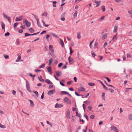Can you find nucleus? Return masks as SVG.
<instances>
[{"mask_svg": "<svg viewBox=\"0 0 132 132\" xmlns=\"http://www.w3.org/2000/svg\"><path fill=\"white\" fill-rule=\"evenodd\" d=\"M41 71V70H38L37 69H35V71L36 72H38Z\"/></svg>", "mask_w": 132, "mask_h": 132, "instance_id": "60", "label": "nucleus"}, {"mask_svg": "<svg viewBox=\"0 0 132 132\" xmlns=\"http://www.w3.org/2000/svg\"><path fill=\"white\" fill-rule=\"evenodd\" d=\"M53 61V59L52 58H50L48 60V64L49 65L51 64Z\"/></svg>", "mask_w": 132, "mask_h": 132, "instance_id": "23", "label": "nucleus"}, {"mask_svg": "<svg viewBox=\"0 0 132 132\" xmlns=\"http://www.w3.org/2000/svg\"><path fill=\"white\" fill-rule=\"evenodd\" d=\"M98 43L97 42H96L95 43L94 45V47L95 48H96V47L98 45Z\"/></svg>", "mask_w": 132, "mask_h": 132, "instance_id": "62", "label": "nucleus"}, {"mask_svg": "<svg viewBox=\"0 0 132 132\" xmlns=\"http://www.w3.org/2000/svg\"><path fill=\"white\" fill-rule=\"evenodd\" d=\"M101 9L102 10V11L104 12L105 10V6L104 5H103L101 7Z\"/></svg>", "mask_w": 132, "mask_h": 132, "instance_id": "33", "label": "nucleus"}, {"mask_svg": "<svg viewBox=\"0 0 132 132\" xmlns=\"http://www.w3.org/2000/svg\"><path fill=\"white\" fill-rule=\"evenodd\" d=\"M4 58L6 59H8L9 58V56L8 55H4Z\"/></svg>", "mask_w": 132, "mask_h": 132, "instance_id": "59", "label": "nucleus"}, {"mask_svg": "<svg viewBox=\"0 0 132 132\" xmlns=\"http://www.w3.org/2000/svg\"><path fill=\"white\" fill-rule=\"evenodd\" d=\"M32 92L36 94L37 96L38 97V92L36 91H33Z\"/></svg>", "mask_w": 132, "mask_h": 132, "instance_id": "37", "label": "nucleus"}, {"mask_svg": "<svg viewBox=\"0 0 132 132\" xmlns=\"http://www.w3.org/2000/svg\"><path fill=\"white\" fill-rule=\"evenodd\" d=\"M24 35L25 37H27L28 36H31V34H29L27 32H26L24 33Z\"/></svg>", "mask_w": 132, "mask_h": 132, "instance_id": "41", "label": "nucleus"}, {"mask_svg": "<svg viewBox=\"0 0 132 132\" xmlns=\"http://www.w3.org/2000/svg\"><path fill=\"white\" fill-rule=\"evenodd\" d=\"M68 60L70 64H71L74 62L73 59L72 58L71 56H70L68 58Z\"/></svg>", "mask_w": 132, "mask_h": 132, "instance_id": "8", "label": "nucleus"}, {"mask_svg": "<svg viewBox=\"0 0 132 132\" xmlns=\"http://www.w3.org/2000/svg\"><path fill=\"white\" fill-rule=\"evenodd\" d=\"M72 83V81H68L67 82V84L68 85H70L71 83Z\"/></svg>", "mask_w": 132, "mask_h": 132, "instance_id": "63", "label": "nucleus"}, {"mask_svg": "<svg viewBox=\"0 0 132 132\" xmlns=\"http://www.w3.org/2000/svg\"><path fill=\"white\" fill-rule=\"evenodd\" d=\"M55 92V89L52 90H49L47 94L49 95H52Z\"/></svg>", "mask_w": 132, "mask_h": 132, "instance_id": "4", "label": "nucleus"}, {"mask_svg": "<svg viewBox=\"0 0 132 132\" xmlns=\"http://www.w3.org/2000/svg\"><path fill=\"white\" fill-rule=\"evenodd\" d=\"M44 92H43L42 94V95H41V98L42 99H43L44 98Z\"/></svg>", "mask_w": 132, "mask_h": 132, "instance_id": "55", "label": "nucleus"}, {"mask_svg": "<svg viewBox=\"0 0 132 132\" xmlns=\"http://www.w3.org/2000/svg\"><path fill=\"white\" fill-rule=\"evenodd\" d=\"M100 83L102 85L103 88L105 90L108 89L107 87L104 84L103 82L101 80H99Z\"/></svg>", "mask_w": 132, "mask_h": 132, "instance_id": "10", "label": "nucleus"}, {"mask_svg": "<svg viewBox=\"0 0 132 132\" xmlns=\"http://www.w3.org/2000/svg\"><path fill=\"white\" fill-rule=\"evenodd\" d=\"M103 78H105L106 79L107 81H108V82H110L111 81V80L110 79L107 77H103Z\"/></svg>", "mask_w": 132, "mask_h": 132, "instance_id": "42", "label": "nucleus"}, {"mask_svg": "<svg viewBox=\"0 0 132 132\" xmlns=\"http://www.w3.org/2000/svg\"><path fill=\"white\" fill-rule=\"evenodd\" d=\"M63 106V105L61 104L57 103L55 105V108H59Z\"/></svg>", "mask_w": 132, "mask_h": 132, "instance_id": "6", "label": "nucleus"}, {"mask_svg": "<svg viewBox=\"0 0 132 132\" xmlns=\"http://www.w3.org/2000/svg\"><path fill=\"white\" fill-rule=\"evenodd\" d=\"M45 65V63H44L43 64L41 65L40 66H39V67L40 68H43L44 67V66Z\"/></svg>", "mask_w": 132, "mask_h": 132, "instance_id": "53", "label": "nucleus"}, {"mask_svg": "<svg viewBox=\"0 0 132 132\" xmlns=\"http://www.w3.org/2000/svg\"><path fill=\"white\" fill-rule=\"evenodd\" d=\"M1 25L2 27V29L5 30V24L3 22H1Z\"/></svg>", "mask_w": 132, "mask_h": 132, "instance_id": "19", "label": "nucleus"}, {"mask_svg": "<svg viewBox=\"0 0 132 132\" xmlns=\"http://www.w3.org/2000/svg\"><path fill=\"white\" fill-rule=\"evenodd\" d=\"M0 127L4 129L6 128V126L5 125H2L0 123Z\"/></svg>", "mask_w": 132, "mask_h": 132, "instance_id": "35", "label": "nucleus"}, {"mask_svg": "<svg viewBox=\"0 0 132 132\" xmlns=\"http://www.w3.org/2000/svg\"><path fill=\"white\" fill-rule=\"evenodd\" d=\"M118 28V26H115L114 27V29L113 30V32L114 33L116 32L117 31Z\"/></svg>", "mask_w": 132, "mask_h": 132, "instance_id": "21", "label": "nucleus"}, {"mask_svg": "<svg viewBox=\"0 0 132 132\" xmlns=\"http://www.w3.org/2000/svg\"><path fill=\"white\" fill-rule=\"evenodd\" d=\"M50 54L53 58H55L56 57V56L54 55V53H50Z\"/></svg>", "mask_w": 132, "mask_h": 132, "instance_id": "50", "label": "nucleus"}, {"mask_svg": "<svg viewBox=\"0 0 132 132\" xmlns=\"http://www.w3.org/2000/svg\"><path fill=\"white\" fill-rule=\"evenodd\" d=\"M10 34V33L9 32H7L5 34V37H7L9 36Z\"/></svg>", "mask_w": 132, "mask_h": 132, "instance_id": "49", "label": "nucleus"}, {"mask_svg": "<svg viewBox=\"0 0 132 132\" xmlns=\"http://www.w3.org/2000/svg\"><path fill=\"white\" fill-rule=\"evenodd\" d=\"M107 37V35L106 33H105L104 34L102 37V38L103 40L106 39Z\"/></svg>", "mask_w": 132, "mask_h": 132, "instance_id": "14", "label": "nucleus"}, {"mask_svg": "<svg viewBox=\"0 0 132 132\" xmlns=\"http://www.w3.org/2000/svg\"><path fill=\"white\" fill-rule=\"evenodd\" d=\"M29 30L30 33H33L35 31L34 29L32 28H30L29 29Z\"/></svg>", "mask_w": 132, "mask_h": 132, "instance_id": "26", "label": "nucleus"}, {"mask_svg": "<svg viewBox=\"0 0 132 132\" xmlns=\"http://www.w3.org/2000/svg\"><path fill=\"white\" fill-rule=\"evenodd\" d=\"M80 32H79L77 33V38L78 39H80L81 38V36H80Z\"/></svg>", "mask_w": 132, "mask_h": 132, "instance_id": "29", "label": "nucleus"}, {"mask_svg": "<svg viewBox=\"0 0 132 132\" xmlns=\"http://www.w3.org/2000/svg\"><path fill=\"white\" fill-rule=\"evenodd\" d=\"M63 63H60L58 65V67L59 68L61 67L63 65Z\"/></svg>", "mask_w": 132, "mask_h": 132, "instance_id": "54", "label": "nucleus"}, {"mask_svg": "<svg viewBox=\"0 0 132 132\" xmlns=\"http://www.w3.org/2000/svg\"><path fill=\"white\" fill-rule=\"evenodd\" d=\"M65 14V12H63L61 15V20L62 21H64L65 20V19L64 18V16Z\"/></svg>", "mask_w": 132, "mask_h": 132, "instance_id": "9", "label": "nucleus"}, {"mask_svg": "<svg viewBox=\"0 0 132 132\" xmlns=\"http://www.w3.org/2000/svg\"><path fill=\"white\" fill-rule=\"evenodd\" d=\"M19 24L18 22H16L15 23H14L13 24V27L14 28H15L18 25V24Z\"/></svg>", "mask_w": 132, "mask_h": 132, "instance_id": "40", "label": "nucleus"}, {"mask_svg": "<svg viewBox=\"0 0 132 132\" xmlns=\"http://www.w3.org/2000/svg\"><path fill=\"white\" fill-rule=\"evenodd\" d=\"M82 106H83V109H84V111H85V109H86L85 105L84 104H83L82 105Z\"/></svg>", "mask_w": 132, "mask_h": 132, "instance_id": "58", "label": "nucleus"}, {"mask_svg": "<svg viewBox=\"0 0 132 132\" xmlns=\"http://www.w3.org/2000/svg\"><path fill=\"white\" fill-rule=\"evenodd\" d=\"M3 16L4 17H5L10 22H11V18L7 15L4 13H3Z\"/></svg>", "mask_w": 132, "mask_h": 132, "instance_id": "5", "label": "nucleus"}, {"mask_svg": "<svg viewBox=\"0 0 132 132\" xmlns=\"http://www.w3.org/2000/svg\"><path fill=\"white\" fill-rule=\"evenodd\" d=\"M105 16H103L101 17V18L98 20V21H101L103 20H104V19Z\"/></svg>", "mask_w": 132, "mask_h": 132, "instance_id": "51", "label": "nucleus"}, {"mask_svg": "<svg viewBox=\"0 0 132 132\" xmlns=\"http://www.w3.org/2000/svg\"><path fill=\"white\" fill-rule=\"evenodd\" d=\"M91 53L93 57H94L96 55L93 51H92Z\"/></svg>", "mask_w": 132, "mask_h": 132, "instance_id": "47", "label": "nucleus"}, {"mask_svg": "<svg viewBox=\"0 0 132 132\" xmlns=\"http://www.w3.org/2000/svg\"><path fill=\"white\" fill-rule=\"evenodd\" d=\"M42 22L43 24V25L44 26H45V27H47L49 25L48 24L46 25L45 24V23L44 21L43 20H42Z\"/></svg>", "mask_w": 132, "mask_h": 132, "instance_id": "32", "label": "nucleus"}, {"mask_svg": "<svg viewBox=\"0 0 132 132\" xmlns=\"http://www.w3.org/2000/svg\"><path fill=\"white\" fill-rule=\"evenodd\" d=\"M19 38L17 39L16 41V45H18L19 44Z\"/></svg>", "mask_w": 132, "mask_h": 132, "instance_id": "34", "label": "nucleus"}, {"mask_svg": "<svg viewBox=\"0 0 132 132\" xmlns=\"http://www.w3.org/2000/svg\"><path fill=\"white\" fill-rule=\"evenodd\" d=\"M64 101L65 102H67L69 104H71V101L67 97H65L64 98Z\"/></svg>", "mask_w": 132, "mask_h": 132, "instance_id": "2", "label": "nucleus"}, {"mask_svg": "<svg viewBox=\"0 0 132 132\" xmlns=\"http://www.w3.org/2000/svg\"><path fill=\"white\" fill-rule=\"evenodd\" d=\"M46 69L48 71V72L51 74L52 73V69L50 67H46Z\"/></svg>", "mask_w": 132, "mask_h": 132, "instance_id": "12", "label": "nucleus"}, {"mask_svg": "<svg viewBox=\"0 0 132 132\" xmlns=\"http://www.w3.org/2000/svg\"><path fill=\"white\" fill-rule=\"evenodd\" d=\"M78 89V90L82 92H84L85 90V88L82 87H81L80 89L79 88Z\"/></svg>", "mask_w": 132, "mask_h": 132, "instance_id": "24", "label": "nucleus"}, {"mask_svg": "<svg viewBox=\"0 0 132 132\" xmlns=\"http://www.w3.org/2000/svg\"><path fill=\"white\" fill-rule=\"evenodd\" d=\"M53 87V86L52 85H49L48 86V88L49 89H51Z\"/></svg>", "mask_w": 132, "mask_h": 132, "instance_id": "64", "label": "nucleus"}, {"mask_svg": "<svg viewBox=\"0 0 132 132\" xmlns=\"http://www.w3.org/2000/svg\"><path fill=\"white\" fill-rule=\"evenodd\" d=\"M129 119L132 120V114L129 115L128 116Z\"/></svg>", "mask_w": 132, "mask_h": 132, "instance_id": "45", "label": "nucleus"}, {"mask_svg": "<svg viewBox=\"0 0 132 132\" xmlns=\"http://www.w3.org/2000/svg\"><path fill=\"white\" fill-rule=\"evenodd\" d=\"M69 49L70 51V55H71L73 52V51L72 50V48L71 47H70Z\"/></svg>", "mask_w": 132, "mask_h": 132, "instance_id": "36", "label": "nucleus"}, {"mask_svg": "<svg viewBox=\"0 0 132 132\" xmlns=\"http://www.w3.org/2000/svg\"><path fill=\"white\" fill-rule=\"evenodd\" d=\"M51 34L52 35V36L55 37L56 38H57L58 37L57 35L55 34H54L53 33H51Z\"/></svg>", "mask_w": 132, "mask_h": 132, "instance_id": "39", "label": "nucleus"}, {"mask_svg": "<svg viewBox=\"0 0 132 132\" xmlns=\"http://www.w3.org/2000/svg\"><path fill=\"white\" fill-rule=\"evenodd\" d=\"M47 15V13L46 12H45L42 14V16H46Z\"/></svg>", "mask_w": 132, "mask_h": 132, "instance_id": "48", "label": "nucleus"}, {"mask_svg": "<svg viewBox=\"0 0 132 132\" xmlns=\"http://www.w3.org/2000/svg\"><path fill=\"white\" fill-rule=\"evenodd\" d=\"M94 41V39H93L92 41L91 42H90V43L89 44V47H90V48H91V46L92 45V43H93V42Z\"/></svg>", "mask_w": 132, "mask_h": 132, "instance_id": "56", "label": "nucleus"}, {"mask_svg": "<svg viewBox=\"0 0 132 132\" xmlns=\"http://www.w3.org/2000/svg\"><path fill=\"white\" fill-rule=\"evenodd\" d=\"M110 128L112 130H113L115 132H119L118 130L116 127L112 126Z\"/></svg>", "mask_w": 132, "mask_h": 132, "instance_id": "7", "label": "nucleus"}, {"mask_svg": "<svg viewBox=\"0 0 132 132\" xmlns=\"http://www.w3.org/2000/svg\"><path fill=\"white\" fill-rule=\"evenodd\" d=\"M49 49L50 50L53 49V46L52 45H50L49 46Z\"/></svg>", "mask_w": 132, "mask_h": 132, "instance_id": "61", "label": "nucleus"}, {"mask_svg": "<svg viewBox=\"0 0 132 132\" xmlns=\"http://www.w3.org/2000/svg\"><path fill=\"white\" fill-rule=\"evenodd\" d=\"M95 116L93 115H91L90 116V119H93L95 118Z\"/></svg>", "mask_w": 132, "mask_h": 132, "instance_id": "52", "label": "nucleus"}, {"mask_svg": "<svg viewBox=\"0 0 132 132\" xmlns=\"http://www.w3.org/2000/svg\"><path fill=\"white\" fill-rule=\"evenodd\" d=\"M37 25H38V26L39 27H40V28H42V26H41V24L39 22V20L38 21V20H37Z\"/></svg>", "mask_w": 132, "mask_h": 132, "instance_id": "25", "label": "nucleus"}, {"mask_svg": "<svg viewBox=\"0 0 132 132\" xmlns=\"http://www.w3.org/2000/svg\"><path fill=\"white\" fill-rule=\"evenodd\" d=\"M60 44L62 46V47H64V44L63 41L61 39H60Z\"/></svg>", "mask_w": 132, "mask_h": 132, "instance_id": "16", "label": "nucleus"}, {"mask_svg": "<svg viewBox=\"0 0 132 132\" xmlns=\"http://www.w3.org/2000/svg\"><path fill=\"white\" fill-rule=\"evenodd\" d=\"M88 84L90 86H94L95 85V84L93 82H89Z\"/></svg>", "mask_w": 132, "mask_h": 132, "instance_id": "27", "label": "nucleus"}, {"mask_svg": "<svg viewBox=\"0 0 132 132\" xmlns=\"http://www.w3.org/2000/svg\"><path fill=\"white\" fill-rule=\"evenodd\" d=\"M23 23H25L26 24V26L27 27H29L31 24V23L30 22L28 21L27 20H26L25 21H23Z\"/></svg>", "mask_w": 132, "mask_h": 132, "instance_id": "3", "label": "nucleus"}, {"mask_svg": "<svg viewBox=\"0 0 132 132\" xmlns=\"http://www.w3.org/2000/svg\"><path fill=\"white\" fill-rule=\"evenodd\" d=\"M71 119H72V120L73 121H76V118L75 117L73 116H72L71 117Z\"/></svg>", "mask_w": 132, "mask_h": 132, "instance_id": "46", "label": "nucleus"}, {"mask_svg": "<svg viewBox=\"0 0 132 132\" xmlns=\"http://www.w3.org/2000/svg\"><path fill=\"white\" fill-rule=\"evenodd\" d=\"M78 13V12L77 11H75V13H74L73 15V16L74 18L76 17Z\"/></svg>", "mask_w": 132, "mask_h": 132, "instance_id": "31", "label": "nucleus"}, {"mask_svg": "<svg viewBox=\"0 0 132 132\" xmlns=\"http://www.w3.org/2000/svg\"><path fill=\"white\" fill-rule=\"evenodd\" d=\"M57 3V2L56 1H54L53 2V6L54 7H56V4Z\"/></svg>", "mask_w": 132, "mask_h": 132, "instance_id": "38", "label": "nucleus"}, {"mask_svg": "<svg viewBox=\"0 0 132 132\" xmlns=\"http://www.w3.org/2000/svg\"><path fill=\"white\" fill-rule=\"evenodd\" d=\"M76 116L80 118H81V114L80 113L78 114V111L76 112Z\"/></svg>", "mask_w": 132, "mask_h": 132, "instance_id": "28", "label": "nucleus"}, {"mask_svg": "<svg viewBox=\"0 0 132 132\" xmlns=\"http://www.w3.org/2000/svg\"><path fill=\"white\" fill-rule=\"evenodd\" d=\"M38 78V79L39 81H41L44 82L45 81L42 78L41 76H39Z\"/></svg>", "mask_w": 132, "mask_h": 132, "instance_id": "15", "label": "nucleus"}, {"mask_svg": "<svg viewBox=\"0 0 132 132\" xmlns=\"http://www.w3.org/2000/svg\"><path fill=\"white\" fill-rule=\"evenodd\" d=\"M22 16H20L19 18L16 17L15 19V20L16 21H20L22 20V18H21Z\"/></svg>", "mask_w": 132, "mask_h": 132, "instance_id": "22", "label": "nucleus"}, {"mask_svg": "<svg viewBox=\"0 0 132 132\" xmlns=\"http://www.w3.org/2000/svg\"><path fill=\"white\" fill-rule=\"evenodd\" d=\"M28 100L30 102V106L31 107H32L34 106V104L33 101L32 100Z\"/></svg>", "mask_w": 132, "mask_h": 132, "instance_id": "18", "label": "nucleus"}, {"mask_svg": "<svg viewBox=\"0 0 132 132\" xmlns=\"http://www.w3.org/2000/svg\"><path fill=\"white\" fill-rule=\"evenodd\" d=\"M21 59V56L20 55H19L18 57L16 60L15 61V62H18L19 60Z\"/></svg>", "mask_w": 132, "mask_h": 132, "instance_id": "30", "label": "nucleus"}, {"mask_svg": "<svg viewBox=\"0 0 132 132\" xmlns=\"http://www.w3.org/2000/svg\"><path fill=\"white\" fill-rule=\"evenodd\" d=\"M26 87L27 90L29 92H31V91L30 87V84L27 80L26 81Z\"/></svg>", "mask_w": 132, "mask_h": 132, "instance_id": "1", "label": "nucleus"}, {"mask_svg": "<svg viewBox=\"0 0 132 132\" xmlns=\"http://www.w3.org/2000/svg\"><path fill=\"white\" fill-rule=\"evenodd\" d=\"M107 44V43L106 42H105L103 45L104 48H105Z\"/></svg>", "mask_w": 132, "mask_h": 132, "instance_id": "57", "label": "nucleus"}, {"mask_svg": "<svg viewBox=\"0 0 132 132\" xmlns=\"http://www.w3.org/2000/svg\"><path fill=\"white\" fill-rule=\"evenodd\" d=\"M68 94V93L66 91H62L61 92V95L65 94Z\"/></svg>", "mask_w": 132, "mask_h": 132, "instance_id": "17", "label": "nucleus"}, {"mask_svg": "<svg viewBox=\"0 0 132 132\" xmlns=\"http://www.w3.org/2000/svg\"><path fill=\"white\" fill-rule=\"evenodd\" d=\"M62 72L61 71H58L56 72V75L58 77L62 75Z\"/></svg>", "mask_w": 132, "mask_h": 132, "instance_id": "11", "label": "nucleus"}, {"mask_svg": "<svg viewBox=\"0 0 132 132\" xmlns=\"http://www.w3.org/2000/svg\"><path fill=\"white\" fill-rule=\"evenodd\" d=\"M84 117H85V118H86V119H87V121H88V120H89L88 118V117L87 116L86 114H84Z\"/></svg>", "mask_w": 132, "mask_h": 132, "instance_id": "43", "label": "nucleus"}, {"mask_svg": "<svg viewBox=\"0 0 132 132\" xmlns=\"http://www.w3.org/2000/svg\"><path fill=\"white\" fill-rule=\"evenodd\" d=\"M31 14L32 15L34 16L35 18V19L37 21V20H38V21L39 20V19L37 18V16L36 15H35L33 13H32Z\"/></svg>", "mask_w": 132, "mask_h": 132, "instance_id": "44", "label": "nucleus"}, {"mask_svg": "<svg viewBox=\"0 0 132 132\" xmlns=\"http://www.w3.org/2000/svg\"><path fill=\"white\" fill-rule=\"evenodd\" d=\"M45 82L48 84H52L53 83L50 81L48 79H46L45 80Z\"/></svg>", "mask_w": 132, "mask_h": 132, "instance_id": "20", "label": "nucleus"}, {"mask_svg": "<svg viewBox=\"0 0 132 132\" xmlns=\"http://www.w3.org/2000/svg\"><path fill=\"white\" fill-rule=\"evenodd\" d=\"M67 117L68 118L70 119V112L69 110H68L67 111Z\"/></svg>", "mask_w": 132, "mask_h": 132, "instance_id": "13", "label": "nucleus"}]
</instances>
